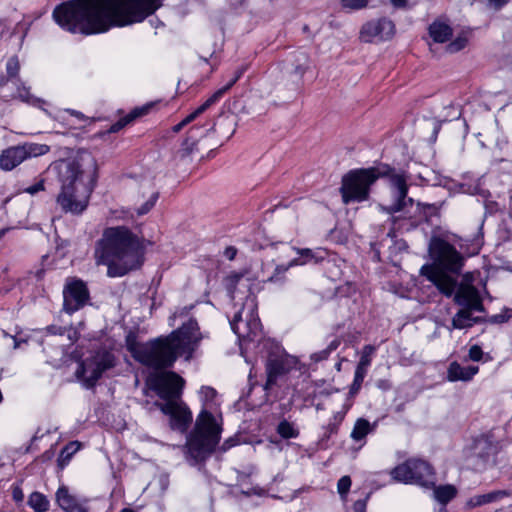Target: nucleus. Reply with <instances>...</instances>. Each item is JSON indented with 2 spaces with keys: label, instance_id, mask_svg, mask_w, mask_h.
<instances>
[{
  "label": "nucleus",
  "instance_id": "1",
  "mask_svg": "<svg viewBox=\"0 0 512 512\" xmlns=\"http://www.w3.org/2000/svg\"><path fill=\"white\" fill-rule=\"evenodd\" d=\"M163 0H72L53 11L55 22L73 34L94 35L144 21Z\"/></svg>",
  "mask_w": 512,
  "mask_h": 512
},
{
  "label": "nucleus",
  "instance_id": "2",
  "mask_svg": "<svg viewBox=\"0 0 512 512\" xmlns=\"http://www.w3.org/2000/svg\"><path fill=\"white\" fill-rule=\"evenodd\" d=\"M60 182L56 203L65 213L82 214L90 200L98 176L95 157L87 150H77L48 168Z\"/></svg>",
  "mask_w": 512,
  "mask_h": 512
},
{
  "label": "nucleus",
  "instance_id": "3",
  "mask_svg": "<svg viewBox=\"0 0 512 512\" xmlns=\"http://www.w3.org/2000/svg\"><path fill=\"white\" fill-rule=\"evenodd\" d=\"M202 338L197 322L189 320L166 338L148 343H129L128 349L136 361L157 370L172 366L178 357L189 360Z\"/></svg>",
  "mask_w": 512,
  "mask_h": 512
},
{
  "label": "nucleus",
  "instance_id": "4",
  "mask_svg": "<svg viewBox=\"0 0 512 512\" xmlns=\"http://www.w3.org/2000/svg\"><path fill=\"white\" fill-rule=\"evenodd\" d=\"M142 257L141 242L123 226L105 229L95 249L96 264L106 265L109 277H121L138 268Z\"/></svg>",
  "mask_w": 512,
  "mask_h": 512
},
{
  "label": "nucleus",
  "instance_id": "5",
  "mask_svg": "<svg viewBox=\"0 0 512 512\" xmlns=\"http://www.w3.org/2000/svg\"><path fill=\"white\" fill-rule=\"evenodd\" d=\"M199 396L203 409L197 416L195 427L186 443V458L192 465L205 460L213 452L222 432L221 415H213L208 410L214 402L216 391L211 387H202Z\"/></svg>",
  "mask_w": 512,
  "mask_h": 512
},
{
  "label": "nucleus",
  "instance_id": "6",
  "mask_svg": "<svg viewBox=\"0 0 512 512\" xmlns=\"http://www.w3.org/2000/svg\"><path fill=\"white\" fill-rule=\"evenodd\" d=\"M249 281V274H230L225 279V287L231 298L241 302V309L235 312L230 325L240 340L257 341L261 338L262 326Z\"/></svg>",
  "mask_w": 512,
  "mask_h": 512
},
{
  "label": "nucleus",
  "instance_id": "7",
  "mask_svg": "<svg viewBox=\"0 0 512 512\" xmlns=\"http://www.w3.org/2000/svg\"><path fill=\"white\" fill-rule=\"evenodd\" d=\"M432 264L421 267L420 273L431 281L445 296H452L457 287L458 275L464 265V257L456 248L441 238H433L429 245Z\"/></svg>",
  "mask_w": 512,
  "mask_h": 512
},
{
  "label": "nucleus",
  "instance_id": "8",
  "mask_svg": "<svg viewBox=\"0 0 512 512\" xmlns=\"http://www.w3.org/2000/svg\"><path fill=\"white\" fill-rule=\"evenodd\" d=\"M149 385L165 400L156 403L160 410L170 416L171 427L184 432L192 421V413L180 400L184 380L174 372H155L148 377Z\"/></svg>",
  "mask_w": 512,
  "mask_h": 512
},
{
  "label": "nucleus",
  "instance_id": "9",
  "mask_svg": "<svg viewBox=\"0 0 512 512\" xmlns=\"http://www.w3.org/2000/svg\"><path fill=\"white\" fill-rule=\"evenodd\" d=\"M381 175L382 172L377 168L353 170L344 175L340 188L343 203L367 200L370 187Z\"/></svg>",
  "mask_w": 512,
  "mask_h": 512
},
{
  "label": "nucleus",
  "instance_id": "10",
  "mask_svg": "<svg viewBox=\"0 0 512 512\" xmlns=\"http://www.w3.org/2000/svg\"><path fill=\"white\" fill-rule=\"evenodd\" d=\"M115 365L113 354L107 350L90 352L78 364L75 372L77 379L90 388L101 378L103 373Z\"/></svg>",
  "mask_w": 512,
  "mask_h": 512
},
{
  "label": "nucleus",
  "instance_id": "11",
  "mask_svg": "<svg viewBox=\"0 0 512 512\" xmlns=\"http://www.w3.org/2000/svg\"><path fill=\"white\" fill-rule=\"evenodd\" d=\"M391 475L393 479L409 484H416L424 488H432L435 484L433 468L424 460L409 459L395 467Z\"/></svg>",
  "mask_w": 512,
  "mask_h": 512
},
{
  "label": "nucleus",
  "instance_id": "12",
  "mask_svg": "<svg viewBox=\"0 0 512 512\" xmlns=\"http://www.w3.org/2000/svg\"><path fill=\"white\" fill-rule=\"evenodd\" d=\"M454 300L458 305L464 306L452 319V326L455 329H464L471 327L475 319L472 317V311H483L482 300L478 290L474 286L462 285L457 289Z\"/></svg>",
  "mask_w": 512,
  "mask_h": 512
},
{
  "label": "nucleus",
  "instance_id": "13",
  "mask_svg": "<svg viewBox=\"0 0 512 512\" xmlns=\"http://www.w3.org/2000/svg\"><path fill=\"white\" fill-rule=\"evenodd\" d=\"M407 180V176L402 173L393 171L388 175L390 197L384 204H379V208L382 211L394 214L402 212L413 205V199L407 195Z\"/></svg>",
  "mask_w": 512,
  "mask_h": 512
},
{
  "label": "nucleus",
  "instance_id": "14",
  "mask_svg": "<svg viewBox=\"0 0 512 512\" xmlns=\"http://www.w3.org/2000/svg\"><path fill=\"white\" fill-rule=\"evenodd\" d=\"M292 268L287 261V263H275L274 259H268L263 261L260 265L259 270H257L254 274L251 272H244L243 274H249L251 285V289L253 285L251 283L252 280L258 281L259 283H271L277 286H282L286 282V273Z\"/></svg>",
  "mask_w": 512,
  "mask_h": 512
},
{
  "label": "nucleus",
  "instance_id": "15",
  "mask_svg": "<svg viewBox=\"0 0 512 512\" xmlns=\"http://www.w3.org/2000/svg\"><path fill=\"white\" fill-rule=\"evenodd\" d=\"M395 33L392 21L382 18L366 22L360 30L359 38L362 42L373 43L389 40Z\"/></svg>",
  "mask_w": 512,
  "mask_h": 512
},
{
  "label": "nucleus",
  "instance_id": "16",
  "mask_svg": "<svg viewBox=\"0 0 512 512\" xmlns=\"http://www.w3.org/2000/svg\"><path fill=\"white\" fill-rule=\"evenodd\" d=\"M64 309L73 313L83 307L89 299L85 283L78 279H68L63 290Z\"/></svg>",
  "mask_w": 512,
  "mask_h": 512
},
{
  "label": "nucleus",
  "instance_id": "17",
  "mask_svg": "<svg viewBox=\"0 0 512 512\" xmlns=\"http://www.w3.org/2000/svg\"><path fill=\"white\" fill-rule=\"evenodd\" d=\"M297 365V359L294 356L282 353L271 357L267 363V382L265 389L271 387L278 376L287 373Z\"/></svg>",
  "mask_w": 512,
  "mask_h": 512
},
{
  "label": "nucleus",
  "instance_id": "18",
  "mask_svg": "<svg viewBox=\"0 0 512 512\" xmlns=\"http://www.w3.org/2000/svg\"><path fill=\"white\" fill-rule=\"evenodd\" d=\"M56 502L65 512H88L87 500L71 494L64 485L56 492Z\"/></svg>",
  "mask_w": 512,
  "mask_h": 512
},
{
  "label": "nucleus",
  "instance_id": "19",
  "mask_svg": "<svg viewBox=\"0 0 512 512\" xmlns=\"http://www.w3.org/2000/svg\"><path fill=\"white\" fill-rule=\"evenodd\" d=\"M25 160V152L20 145L9 147L0 154V169L11 171Z\"/></svg>",
  "mask_w": 512,
  "mask_h": 512
},
{
  "label": "nucleus",
  "instance_id": "20",
  "mask_svg": "<svg viewBox=\"0 0 512 512\" xmlns=\"http://www.w3.org/2000/svg\"><path fill=\"white\" fill-rule=\"evenodd\" d=\"M326 252L322 249L312 250L309 248L298 249L288 262L291 267L303 266L311 262L317 263L324 259Z\"/></svg>",
  "mask_w": 512,
  "mask_h": 512
},
{
  "label": "nucleus",
  "instance_id": "21",
  "mask_svg": "<svg viewBox=\"0 0 512 512\" xmlns=\"http://www.w3.org/2000/svg\"><path fill=\"white\" fill-rule=\"evenodd\" d=\"M478 366H461L457 362H452L447 371V379L450 382L469 381L478 373Z\"/></svg>",
  "mask_w": 512,
  "mask_h": 512
},
{
  "label": "nucleus",
  "instance_id": "22",
  "mask_svg": "<svg viewBox=\"0 0 512 512\" xmlns=\"http://www.w3.org/2000/svg\"><path fill=\"white\" fill-rule=\"evenodd\" d=\"M270 259H274L275 263H287L293 258L296 247L285 242L273 243L267 248Z\"/></svg>",
  "mask_w": 512,
  "mask_h": 512
},
{
  "label": "nucleus",
  "instance_id": "23",
  "mask_svg": "<svg viewBox=\"0 0 512 512\" xmlns=\"http://www.w3.org/2000/svg\"><path fill=\"white\" fill-rule=\"evenodd\" d=\"M506 496L507 492L504 490H495L484 494L474 495L467 500L466 507L473 509L491 503H496Z\"/></svg>",
  "mask_w": 512,
  "mask_h": 512
},
{
  "label": "nucleus",
  "instance_id": "24",
  "mask_svg": "<svg viewBox=\"0 0 512 512\" xmlns=\"http://www.w3.org/2000/svg\"><path fill=\"white\" fill-rule=\"evenodd\" d=\"M159 197L158 191L150 186L143 187L141 191V204H135L134 212L137 216L147 214L156 204Z\"/></svg>",
  "mask_w": 512,
  "mask_h": 512
},
{
  "label": "nucleus",
  "instance_id": "25",
  "mask_svg": "<svg viewBox=\"0 0 512 512\" xmlns=\"http://www.w3.org/2000/svg\"><path fill=\"white\" fill-rule=\"evenodd\" d=\"M429 34L434 42L443 43L451 37L452 30L446 23L435 21L429 27Z\"/></svg>",
  "mask_w": 512,
  "mask_h": 512
},
{
  "label": "nucleus",
  "instance_id": "26",
  "mask_svg": "<svg viewBox=\"0 0 512 512\" xmlns=\"http://www.w3.org/2000/svg\"><path fill=\"white\" fill-rule=\"evenodd\" d=\"M456 494L457 489L451 484L433 486V497L436 501L442 504L443 508H445V505L451 501Z\"/></svg>",
  "mask_w": 512,
  "mask_h": 512
},
{
  "label": "nucleus",
  "instance_id": "27",
  "mask_svg": "<svg viewBox=\"0 0 512 512\" xmlns=\"http://www.w3.org/2000/svg\"><path fill=\"white\" fill-rule=\"evenodd\" d=\"M293 72L294 74L302 78L304 74L309 70L310 68V58L309 55L305 52H298L294 55L293 58Z\"/></svg>",
  "mask_w": 512,
  "mask_h": 512
},
{
  "label": "nucleus",
  "instance_id": "28",
  "mask_svg": "<svg viewBox=\"0 0 512 512\" xmlns=\"http://www.w3.org/2000/svg\"><path fill=\"white\" fill-rule=\"evenodd\" d=\"M376 352V347L373 345H365L362 348L360 360L356 366L355 371L367 374L368 368L371 365L373 356Z\"/></svg>",
  "mask_w": 512,
  "mask_h": 512
},
{
  "label": "nucleus",
  "instance_id": "29",
  "mask_svg": "<svg viewBox=\"0 0 512 512\" xmlns=\"http://www.w3.org/2000/svg\"><path fill=\"white\" fill-rule=\"evenodd\" d=\"M371 431L372 426L369 421L364 418H359L355 422L350 436L354 441L358 442L363 440Z\"/></svg>",
  "mask_w": 512,
  "mask_h": 512
},
{
  "label": "nucleus",
  "instance_id": "30",
  "mask_svg": "<svg viewBox=\"0 0 512 512\" xmlns=\"http://www.w3.org/2000/svg\"><path fill=\"white\" fill-rule=\"evenodd\" d=\"M245 71L246 66L239 67L234 72L233 76L229 79V81L222 88L214 92L208 99H214L213 104L219 101V99L225 94V92H227L237 82V80L243 75Z\"/></svg>",
  "mask_w": 512,
  "mask_h": 512
},
{
  "label": "nucleus",
  "instance_id": "31",
  "mask_svg": "<svg viewBox=\"0 0 512 512\" xmlns=\"http://www.w3.org/2000/svg\"><path fill=\"white\" fill-rule=\"evenodd\" d=\"M20 146L22 151L25 152V159L42 156L50 151V147L46 144L24 143Z\"/></svg>",
  "mask_w": 512,
  "mask_h": 512
},
{
  "label": "nucleus",
  "instance_id": "32",
  "mask_svg": "<svg viewBox=\"0 0 512 512\" xmlns=\"http://www.w3.org/2000/svg\"><path fill=\"white\" fill-rule=\"evenodd\" d=\"M28 505L35 512H45L49 509V500L40 492H33L28 498Z\"/></svg>",
  "mask_w": 512,
  "mask_h": 512
},
{
  "label": "nucleus",
  "instance_id": "33",
  "mask_svg": "<svg viewBox=\"0 0 512 512\" xmlns=\"http://www.w3.org/2000/svg\"><path fill=\"white\" fill-rule=\"evenodd\" d=\"M214 99H207L201 106H199L194 112L189 114L186 118H184L180 123L174 126L173 130L175 132H179L184 126L194 121L200 114L206 111L210 106L213 105Z\"/></svg>",
  "mask_w": 512,
  "mask_h": 512
},
{
  "label": "nucleus",
  "instance_id": "34",
  "mask_svg": "<svg viewBox=\"0 0 512 512\" xmlns=\"http://www.w3.org/2000/svg\"><path fill=\"white\" fill-rule=\"evenodd\" d=\"M81 447V444L77 441L70 442L61 451L58 463L61 467H64Z\"/></svg>",
  "mask_w": 512,
  "mask_h": 512
},
{
  "label": "nucleus",
  "instance_id": "35",
  "mask_svg": "<svg viewBox=\"0 0 512 512\" xmlns=\"http://www.w3.org/2000/svg\"><path fill=\"white\" fill-rule=\"evenodd\" d=\"M277 432L285 439L296 438L298 430L290 422L283 420L278 424Z\"/></svg>",
  "mask_w": 512,
  "mask_h": 512
},
{
  "label": "nucleus",
  "instance_id": "36",
  "mask_svg": "<svg viewBox=\"0 0 512 512\" xmlns=\"http://www.w3.org/2000/svg\"><path fill=\"white\" fill-rule=\"evenodd\" d=\"M152 106L153 103H147L143 106L136 107L128 114L129 119L131 120V122H133L135 119L148 114Z\"/></svg>",
  "mask_w": 512,
  "mask_h": 512
},
{
  "label": "nucleus",
  "instance_id": "37",
  "mask_svg": "<svg viewBox=\"0 0 512 512\" xmlns=\"http://www.w3.org/2000/svg\"><path fill=\"white\" fill-rule=\"evenodd\" d=\"M343 8L358 10L367 6L368 0H341Z\"/></svg>",
  "mask_w": 512,
  "mask_h": 512
},
{
  "label": "nucleus",
  "instance_id": "38",
  "mask_svg": "<svg viewBox=\"0 0 512 512\" xmlns=\"http://www.w3.org/2000/svg\"><path fill=\"white\" fill-rule=\"evenodd\" d=\"M20 69L17 57H11L6 63V70L9 77H15Z\"/></svg>",
  "mask_w": 512,
  "mask_h": 512
},
{
  "label": "nucleus",
  "instance_id": "39",
  "mask_svg": "<svg viewBox=\"0 0 512 512\" xmlns=\"http://www.w3.org/2000/svg\"><path fill=\"white\" fill-rule=\"evenodd\" d=\"M467 44V38L466 37H458L454 41H452L448 46L447 49L450 53H455L460 50H462Z\"/></svg>",
  "mask_w": 512,
  "mask_h": 512
},
{
  "label": "nucleus",
  "instance_id": "40",
  "mask_svg": "<svg viewBox=\"0 0 512 512\" xmlns=\"http://www.w3.org/2000/svg\"><path fill=\"white\" fill-rule=\"evenodd\" d=\"M351 486V479L348 476H343L339 479L337 483L338 493L343 496L347 494Z\"/></svg>",
  "mask_w": 512,
  "mask_h": 512
},
{
  "label": "nucleus",
  "instance_id": "41",
  "mask_svg": "<svg viewBox=\"0 0 512 512\" xmlns=\"http://www.w3.org/2000/svg\"><path fill=\"white\" fill-rule=\"evenodd\" d=\"M366 375L367 374L355 371L353 383L351 385V393H357L360 390Z\"/></svg>",
  "mask_w": 512,
  "mask_h": 512
},
{
  "label": "nucleus",
  "instance_id": "42",
  "mask_svg": "<svg viewBox=\"0 0 512 512\" xmlns=\"http://www.w3.org/2000/svg\"><path fill=\"white\" fill-rule=\"evenodd\" d=\"M130 123H131V120L129 119L128 115H126L125 117L121 118L116 123L111 125V127L109 128V130L107 132L108 133H117Z\"/></svg>",
  "mask_w": 512,
  "mask_h": 512
},
{
  "label": "nucleus",
  "instance_id": "43",
  "mask_svg": "<svg viewBox=\"0 0 512 512\" xmlns=\"http://www.w3.org/2000/svg\"><path fill=\"white\" fill-rule=\"evenodd\" d=\"M482 355H483V351H482L480 346L473 345V346L470 347V349H469V358L472 361H479V360H481Z\"/></svg>",
  "mask_w": 512,
  "mask_h": 512
},
{
  "label": "nucleus",
  "instance_id": "44",
  "mask_svg": "<svg viewBox=\"0 0 512 512\" xmlns=\"http://www.w3.org/2000/svg\"><path fill=\"white\" fill-rule=\"evenodd\" d=\"M12 498L17 503L22 502L24 500V493L19 485L12 486Z\"/></svg>",
  "mask_w": 512,
  "mask_h": 512
},
{
  "label": "nucleus",
  "instance_id": "45",
  "mask_svg": "<svg viewBox=\"0 0 512 512\" xmlns=\"http://www.w3.org/2000/svg\"><path fill=\"white\" fill-rule=\"evenodd\" d=\"M42 190H44V181L40 180L36 184L27 187L25 189V192L33 195V194H36L37 192L42 191Z\"/></svg>",
  "mask_w": 512,
  "mask_h": 512
},
{
  "label": "nucleus",
  "instance_id": "46",
  "mask_svg": "<svg viewBox=\"0 0 512 512\" xmlns=\"http://www.w3.org/2000/svg\"><path fill=\"white\" fill-rule=\"evenodd\" d=\"M329 354H330L329 350L324 349L320 352H316V353L312 354L311 359L314 360L315 362H318V361L326 359L329 356Z\"/></svg>",
  "mask_w": 512,
  "mask_h": 512
},
{
  "label": "nucleus",
  "instance_id": "47",
  "mask_svg": "<svg viewBox=\"0 0 512 512\" xmlns=\"http://www.w3.org/2000/svg\"><path fill=\"white\" fill-rule=\"evenodd\" d=\"M17 97L20 98L22 101H30L29 91L25 87L18 89Z\"/></svg>",
  "mask_w": 512,
  "mask_h": 512
},
{
  "label": "nucleus",
  "instance_id": "48",
  "mask_svg": "<svg viewBox=\"0 0 512 512\" xmlns=\"http://www.w3.org/2000/svg\"><path fill=\"white\" fill-rule=\"evenodd\" d=\"M474 281V274L471 273V272H468L466 274H464L463 276V280H462V283L459 285L458 289L462 286V285H470V286H473L472 283Z\"/></svg>",
  "mask_w": 512,
  "mask_h": 512
},
{
  "label": "nucleus",
  "instance_id": "49",
  "mask_svg": "<svg viewBox=\"0 0 512 512\" xmlns=\"http://www.w3.org/2000/svg\"><path fill=\"white\" fill-rule=\"evenodd\" d=\"M115 218H121V219H133L134 218V212L130 210H121L119 212V215H115Z\"/></svg>",
  "mask_w": 512,
  "mask_h": 512
},
{
  "label": "nucleus",
  "instance_id": "50",
  "mask_svg": "<svg viewBox=\"0 0 512 512\" xmlns=\"http://www.w3.org/2000/svg\"><path fill=\"white\" fill-rule=\"evenodd\" d=\"M366 504L364 501H356L354 504V512H365Z\"/></svg>",
  "mask_w": 512,
  "mask_h": 512
},
{
  "label": "nucleus",
  "instance_id": "51",
  "mask_svg": "<svg viewBox=\"0 0 512 512\" xmlns=\"http://www.w3.org/2000/svg\"><path fill=\"white\" fill-rule=\"evenodd\" d=\"M489 4L494 8H500L508 2V0H488Z\"/></svg>",
  "mask_w": 512,
  "mask_h": 512
},
{
  "label": "nucleus",
  "instance_id": "52",
  "mask_svg": "<svg viewBox=\"0 0 512 512\" xmlns=\"http://www.w3.org/2000/svg\"><path fill=\"white\" fill-rule=\"evenodd\" d=\"M339 345L340 341L338 339H334L333 341L330 342L326 350H329V353H331L332 351L336 350Z\"/></svg>",
  "mask_w": 512,
  "mask_h": 512
},
{
  "label": "nucleus",
  "instance_id": "53",
  "mask_svg": "<svg viewBox=\"0 0 512 512\" xmlns=\"http://www.w3.org/2000/svg\"><path fill=\"white\" fill-rule=\"evenodd\" d=\"M227 2L229 3V5L231 7L237 8V7H240L241 5H243L245 0H227Z\"/></svg>",
  "mask_w": 512,
  "mask_h": 512
},
{
  "label": "nucleus",
  "instance_id": "54",
  "mask_svg": "<svg viewBox=\"0 0 512 512\" xmlns=\"http://www.w3.org/2000/svg\"><path fill=\"white\" fill-rule=\"evenodd\" d=\"M393 6L403 8L406 6V0H390Z\"/></svg>",
  "mask_w": 512,
  "mask_h": 512
},
{
  "label": "nucleus",
  "instance_id": "55",
  "mask_svg": "<svg viewBox=\"0 0 512 512\" xmlns=\"http://www.w3.org/2000/svg\"><path fill=\"white\" fill-rule=\"evenodd\" d=\"M68 112L80 120H86V117L81 112L75 110H68Z\"/></svg>",
  "mask_w": 512,
  "mask_h": 512
},
{
  "label": "nucleus",
  "instance_id": "56",
  "mask_svg": "<svg viewBox=\"0 0 512 512\" xmlns=\"http://www.w3.org/2000/svg\"><path fill=\"white\" fill-rule=\"evenodd\" d=\"M234 445H235L234 440L229 439V440L225 441V443L222 446V449H223V451H225V450L229 449L230 447H232Z\"/></svg>",
  "mask_w": 512,
  "mask_h": 512
},
{
  "label": "nucleus",
  "instance_id": "57",
  "mask_svg": "<svg viewBox=\"0 0 512 512\" xmlns=\"http://www.w3.org/2000/svg\"><path fill=\"white\" fill-rule=\"evenodd\" d=\"M12 339L14 341V349L19 348L21 341L19 339H17L16 337H12Z\"/></svg>",
  "mask_w": 512,
  "mask_h": 512
},
{
  "label": "nucleus",
  "instance_id": "58",
  "mask_svg": "<svg viewBox=\"0 0 512 512\" xmlns=\"http://www.w3.org/2000/svg\"><path fill=\"white\" fill-rule=\"evenodd\" d=\"M234 254H235V252H234V251H232V252H230V250H228V251H227V256H228L230 259H232V258H233Z\"/></svg>",
  "mask_w": 512,
  "mask_h": 512
},
{
  "label": "nucleus",
  "instance_id": "59",
  "mask_svg": "<svg viewBox=\"0 0 512 512\" xmlns=\"http://www.w3.org/2000/svg\"><path fill=\"white\" fill-rule=\"evenodd\" d=\"M234 254H235V252H234V251H232V252H230V250H228V251H227V256H228L230 259H232V258H233Z\"/></svg>",
  "mask_w": 512,
  "mask_h": 512
},
{
  "label": "nucleus",
  "instance_id": "60",
  "mask_svg": "<svg viewBox=\"0 0 512 512\" xmlns=\"http://www.w3.org/2000/svg\"><path fill=\"white\" fill-rule=\"evenodd\" d=\"M121 512H135V511L130 508H124L121 510Z\"/></svg>",
  "mask_w": 512,
  "mask_h": 512
},
{
  "label": "nucleus",
  "instance_id": "61",
  "mask_svg": "<svg viewBox=\"0 0 512 512\" xmlns=\"http://www.w3.org/2000/svg\"><path fill=\"white\" fill-rule=\"evenodd\" d=\"M437 512H447L446 508L440 507Z\"/></svg>",
  "mask_w": 512,
  "mask_h": 512
},
{
  "label": "nucleus",
  "instance_id": "62",
  "mask_svg": "<svg viewBox=\"0 0 512 512\" xmlns=\"http://www.w3.org/2000/svg\"><path fill=\"white\" fill-rule=\"evenodd\" d=\"M0 29H1V32L0 34L4 31V28L0 25Z\"/></svg>",
  "mask_w": 512,
  "mask_h": 512
}]
</instances>
